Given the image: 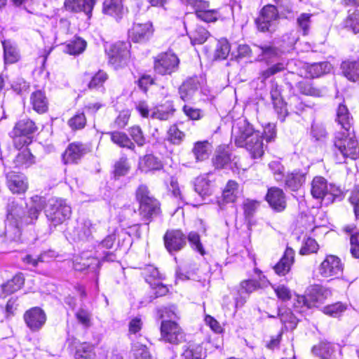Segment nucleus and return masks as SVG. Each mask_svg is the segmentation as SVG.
<instances>
[{"label":"nucleus","instance_id":"nucleus-10","mask_svg":"<svg viewBox=\"0 0 359 359\" xmlns=\"http://www.w3.org/2000/svg\"><path fill=\"white\" fill-rule=\"evenodd\" d=\"M100 261L98 257H92L88 252H83L79 256H76L73 260V267L76 271H83L86 269L88 272L95 273L96 276L95 285L97 287V271L100 269Z\"/></svg>","mask_w":359,"mask_h":359},{"label":"nucleus","instance_id":"nucleus-46","mask_svg":"<svg viewBox=\"0 0 359 359\" xmlns=\"http://www.w3.org/2000/svg\"><path fill=\"white\" fill-rule=\"evenodd\" d=\"M278 316L286 330H294L297 325V319L289 309L279 310Z\"/></svg>","mask_w":359,"mask_h":359},{"label":"nucleus","instance_id":"nucleus-51","mask_svg":"<svg viewBox=\"0 0 359 359\" xmlns=\"http://www.w3.org/2000/svg\"><path fill=\"white\" fill-rule=\"evenodd\" d=\"M75 359H95L93 347L86 343L81 344L76 349Z\"/></svg>","mask_w":359,"mask_h":359},{"label":"nucleus","instance_id":"nucleus-7","mask_svg":"<svg viewBox=\"0 0 359 359\" xmlns=\"http://www.w3.org/2000/svg\"><path fill=\"white\" fill-rule=\"evenodd\" d=\"M180 59L172 51L161 53L154 60V72L162 76L171 75L179 69Z\"/></svg>","mask_w":359,"mask_h":359},{"label":"nucleus","instance_id":"nucleus-19","mask_svg":"<svg viewBox=\"0 0 359 359\" xmlns=\"http://www.w3.org/2000/svg\"><path fill=\"white\" fill-rule=\"evenodd\" d=\"M96 230V224H93L89 219H84L75 227L73 231L74 239L78 241H88Z\"/></svg>","mask_w":359,"mask_h":359},{"label":"nucleus","instance_id":"nucleus-38","mask_svg":"<svg viewBox=\"0 0 359 359\" xmlns=\"http://www.w3.org/2000/svg\"><path fill=\"white\" fill-rule=\"evenodd\" d=\"M331 69V65L327 62H322L308 65L306 67V76L312 78L318 77L329 72Z\"/></svg>","mask_w":359,"mask_h":359},{"label":"nucleus","instance_id":"nucleus-26","mask_svg":"<svg viewBox=\"0 0 359 359\" xmlns=\"http://www.w3.org/2000/svg\"><path fill=\"white\" fill-rule=\"evenodd\" d=\"M30 102L32 108L39 114L45 113L48 108V101L44 92L38 90L32 93Z\"/></svg>","mask_w":359,"mask_h":359},{"label":"nucleus","instance_id":"nucleus-31","mask_svg":"<svg viewBox=\"0 0 359 359\" xmlns=\"http://www.w3.org/2000/svg\"><path fill=\"white\" fill-rule=\"evenodd\" d=\"M115 234L112 233L107 236L98 245V250L101 251L100 255H102V259L104 261L114 262L116 259L115 255L110 252H106L104 250H109L112 248L115 241Z\"/></svg>","mask_w":359,"mask_h":359},{"label":"nucleus","instance_id":"nucleus-34","mask_svg":"<svg viewBox=\"0 0 359 359\" xmlns=\"http://www.w3.org/2000/svg\"><path fill=\"white\" fill-rule=\"evenodd\" d=\"M212 182L208 175L199 176L195 180L194 188L200 196H209L212 194Z\"/></svg>","mask_w":359,"mask_h":359},{"label":"nucleus","instance_id":"nucleus-22","mask_svg":"<svg viewBox=\"0 0 359 359\" xmlns=\"http://www.w3.org/2000/svg\"><path fill=\"white\" fill-rule=\"evenodd\" d=\"M294 251L287 247L285 250L284 255L280 261L274 266L275 272L279 276H285L290 270L294 260Z\"/></svg>","mask_w":359,"mask_h":359},{"label":"nucleus","instance_id":"nucleus-17","mask_svg":"<svg viewBox=\"0 0 359 359\" xmlns=\"http://www.w3.org/2000/svg\"><path fill=\"white\" fill-rule=\"evenodd\" d=\"M154 31L152 24H133L128 36L133 42H144L153 35Z\"/></svg>","mask_w":359,"mask_h":359},{"label":"nucleus","instance_id":"nucleus-64","mask_svg":"<svg viewBox=\"0 0 359 359\" xmlns=\"http://www.w3.org/2000/svg\"><path fill=\"white\" fill-rule=\"evenodd\" d=\"M350 252L354 258H359V232L352 233L350 237Z\"/></svg>","mask_w":359,"mask_h":359},{"label":"nucleus","instance_id":"nucleus-60","mask_svg":"<svg viewBox=\"0 0 359 359\" xmlns=\"http://www.w3.org/2000/svg\"><path fill=\"white\" fill-rule=\"evenodd\" d=\"M130 135L134 142L140 147L145 144V137L143 132L139 126H134L130 128Z\"/></svg>","mask_w":359,"mask_h":359},{"label":"nucleus","instance_id":"nucleus-52","mask_svg":"<svg viewBox=\"0 0 359 359\" xmlns=\"http://www.w3.org/2000/svg\"><path fill=\"white\" fill-rule=\"evenodd\" d=\"M311 136L315 141L323 142L327 137V133L323 124L313 123L311 126Z\"/></svg>","mask_w":359,"mask_h":359},{"label":"nucleus","instance_id":"nucleus-8","mask_svg":"<svg viewBox=\"0 0 359 359\" xmlns=\"http://www.w3.org/2000/svg\"><path fill=\"white\" fill-rule=\"evenodd\" d=\"M161 339L172 344H179L184 340V334L173 320H163L161 325Z\"/></svg>","mask_w":359,"mask_h":359},{"label":"nucleus","instance_id":"nucleus-55","mask_svg":"<svg viewBox=\"0 0 359 359\" xmlns=\"http://www.w3.org/2000/svg\"><path fill=\"white\" fill-rule=\"evenodd\" d=\"M108 79V76L104 71H98L91 79L88 84L90 89H98L103 86V84Z\"/></svg>","mask_w":359,"mask_h":359},{"label":"nucleus","instance_id":"nucleus-4","mask_svg":"<svg viewBox=\"0 0 359 359\" xmlns=\"http://www.w3.org/2000/svg\"><path fill=\"white\" fill-rule=\"evenodd\" d=\"M311 193L313 198L325 201L326 204L333 203L341 196V189L323 177H315L311 182Z\"/></svg>","mask_w":359,"mask_h":359},{"label":"nucleus","instance_id":"nucleus-61","mask_svg":"<svg viewBox=\"0 0 359 359\" xmlns=\"http://www.w3.org/2000/svg\"><path fill=\"white\" fill-rule=\"evenodd\" d=\"M318 250V245L316 240L308 238L304 243V245L300 249L301 255H308L310 253L316 252Z\"/></svg>","mask_w":359,"mask_h":359},{"label":"nucleus","instance_id":"nucleus-11","mask_svg":"<svg viewBox=\"0 0 359 359\" xmlns=\"http://www.w3.org/2000/svg\"><path fill=\"white\" fill-rule=\"evenodd\" d=\"M340 259L335 255H327L318 267V273L324 278H337L342 274Z\"/></svg>","mask_w":359,"mask_h":359},{"label":"nucleus","instance_id":"nucleus-47","mask_svg":"<svg viewBox=\"0 0 359 359\" xmlns=\"http://www.w3.org/2000/svg\"><path fill=\"white\" fill-rule=\"evenodd\" d=\"M260 18L262 22H271L279 19V13L276 7L268 4L262 8L260 11Z\"/></svg>","mask_w":359,"mask_h":359},{"label":"nucleus","instance_id":"nucleus-57","mask_svg":"<svg viewBox=\"0 0 359 359\" xmlns=\"http://www.w3.org/2000/svg\"><path fill=\"white\" fill-rule=\"evenodd\" d=\"M86 124V118L83 113H79L68 121L69 126L74 130L83 128Z\"/></svg>","mask_w":359,"mask_h":359},{"label":"nucleus","instance_id":"nucleus-35","mask_svg":"<svg viewBox=\"0 0 359 359\" xmlns=\"http://www.w3.org/2000/svg\"><path fill=\"white\" fill-rule=\"evenodd\" d=\"M344 76L350 81H355L359 79V60L345 61L341 64Z\"/></svg>","mask_w":359,"mask_h":359},{"label":"nucleus","instance_id":"nucleus-59","mask_svg":"<svg viewBox=\"0 0 359 359\" xmlns=\"http://www.w3.org/2000/svg\"><path fill=\"white\" fill-rule=\"evenodd\" d=\"M188 241L192 248L199 252L201 255L205 254V250L200 241V236L196 232H190L188 235Z\"/></svg>","mask_w":359,"mask_h":359},{"label":"nucleus","instance_id":"nucleus-13","mask_svg":"<svg viewBox=\"0 0 359 359\" xmlns=\"http://www.w3.org/2000/svg\"><path fill=\"white\" fill-rule=\"evenodd\" d=\"M90 149L87 144L74 142L68 145L62 154L65 164L78 163L79 161L88 152Z\"/></svg>","mask_w":359,"mask_h":359},{"label":"nucleus","instance_id":"nucleus-45","mask_svg":"<svg viewBox=\"0 0 359 359\" xmlns=\"http://www.w3.org/2000/svg\"><path fill=\"white\" fill-rule=\"evenodd\" d=\"M130 359H153L146 345L134 342L130 351Z\"/></svg>","mask_w":359,"mask_h":359},{"label":"nucleus","instance_id":"nucleus-42","mask_svg":"<svg viewBox=\"0 0 359 359\" xmlns=\"http://www.w3.org/2000/svg\"><path fill=\"white\" fill-rule=\"evenodd\" d=\"M306 181L305 174L302 172H292L287 174L285 184L292 191L298 190Z\"/></svg>","mask_w":359,"mask_h":359},{"label":"nucleus","instance_id":"nucleus-2","mask_svg":"<svg viewBox=\"0 0 359 359\" xmlns=\"http://www.w3.org/2000/svg\"><path fill=\"white\" fill-rule=\"evenodd\" d=\"M334 156L337 163H346L348 159L359 157V146L353 134L338 131L334 138Z\"/></svg>","mask_w":359,"mask_h":359},{"label":"nucleus","instance_id":"nucleus-21","mask_svg":"<svg viewBox=\"0 0 359 359\" xmlns=\"http://www.w3.org/2000/svg\"><path fill=\"white\" fill-rule=\"evenodd\" d=\"M266 199L270 206L278 212L283 211L286 206L285 196L282 189L271 187L268 190Z\"/></svg>","mask_w":359,"mask_h":359},{"label":"nucleus","instance_id":"nucleus-41","mask_svg":"<svg viewBox=\"0 0 359 359\" xmlns=\"http://www.w3.org/2000/svg\"><path fill=\"white\" fill-rule=\"evenodd\" d=\"M271 97L276 111L278 114H280V116L284 118L287 109L285 104L284 103L280 95V90L278 86L272 87L271 90Z\"/></svg>","mask_w":359,"mask_h":359},{"label":"nucleus","instance_id":"nucleus-3","mask_svg":"<svg viewBox=\"0 0 359 359\" xmlns=\"http://www.w3.org/2000/svg\"><path fill=\"white\" fill-rule=\"evenodd\" d=\"M45 213L50 226L56 227L69 219L72 210L65 201L52 198L46 205Z\"/></svg>","mask_w":359,"mask_h":359},{"label":"nucleus","instance_id":"nucleus-36","mask_svg":"<svg viewBox=\"0 0 359 359\" xmlns=\"http://www.w3.org/2000/svg\"><path fill=\"white\" fill-rule=\"evenodd\" d=\"M4 48V56L6 64H12L19 59V54L15 46L11 41L1 40Z\"/></svg>","mask_w":359,"mask_h":359},{"label":"nucleus","instance_id":"nucleus-53","mask_svg":"<svg viewBox=\"0 0 359 359\" xmlns=\"http://www.w3.org/2000/svg\"><path fill=\"white\" fill-rule=\"evenodd\" d=\"M142 275L144 277L145 280L151 285H153V280L155 281L161 278L158 269L153 265L145 266L142 271Z\"/></svg>","mask_w":359,"mask_h":359},{"label":"nucleus","instance_id":"nucleus-63","mask_svg":"<svg viewBox=\"0 0 359 359\" xmlns=\"http://www.w3.org/2000/svg\"><path fill=\"white\" fill-rule=\"evenodd\" d=\"M260 287L259 283L255 280H244L241 283V294L246 293L248 294L255 291Z\"/></svg>","mask_w":359,"mask_h":359},{"label":"nucleus","instance_id":"nucleus-14","mask_svg":"<svg viewBox=\"0 0 359 359\" xmlns=\"http://www.w3.org/2000/svg\"><path fill=\"white\" fill-rule=\"evenodd\" d=\"M202 79L198 76L190 77L185 80L179 87L180 98L184 102L191 101L198 93L201 88Z\"/></svg>","mask_w":359,"mask_h":359},{"label":"nucleus","instance_id":"nucleus-33","mask_svg":"<svg viewBox=\"0 0 359 359\" xmlns=\"http://www.w3.org/2000/svg\"><path fill=\"white\" fill-rule=\"evenodd\" d=\"M182 356L184 359H204L205 353L200 344L189 343L184 346Z\"/></svg>","mask_w":359,"mask_h":359},{"label":"nucleus","instance_id":"nucleus-16","mask_svg":"<svg viewBox=\"0 0 359 359\" xmlns=\"http://www.w3.org/2000/svg\"><path fill=\"white\" fill-rule=\"evenodd\" d=\"M163 240L169 252L180 251L187 243V237L180 230H168Z\"/></svg>","mask_w":359,"mask_h":359},{"label":"nucleus","instance_id":"nucleus-37","mask_svg":"<svg viewBox=\"0 0 359 359\" xmlns=\"http://www.w3.org/2000/svg\"><path fill=\"white\" fill-rule=\"evenodd\" d=\"M211 149V144L208 141H199L194 144L192 152L197 161H203L209 157Z\"/></svg>","mask_w":359,"mask_h":359},{"label":"nucleus","instance_id":"nucleus-28","mask_svg":"<svg viewBox=\"0 0 359 359\" xmlns=\"http://www.w3.org/2000/svg\"><path fill=\"white\" fill-rule=\"evenodd\" d=\"M33 205L29 208L28 215L25 219L27 224H31L34 220L37 219L38 216L41 211L46 208V201L43 198L36 196L32 198Z\"/></svg>","mask_w":359,"mask_h":359},{"label":"nucleus","instance_id":"nucleus-54","mask_svg":"<svg viewBox=\"0 0 359 359\" xmlns=\"http://www.w3.org/2000/svg\"><path fill=\"white\" fill-rule=\"evenodd\" d=\"M230 51V46L228 41L226 39H221L218 41L215 57L217 59H225Z\"/></svg>","mask_w":359,"mask_h":359},{"label":"nucleus","instance_id":"nucleus-49","mask_svg":"<svg viewBox=\"0 0 359 359\" xmlns=\"http://www.w3.org/2000/svg\"><path fill=\"white\" fill-rule=\"evenodd\" d=\"M54 257L55 252L48 251L41 254L37 258H34L32 255H27L22 257V261L27 264L36 266L39 262H49Z\"/></svg>","mask_w":359,"mask_h":359},{"label":"nucleus","instance_id":"nucleus-27","mask_svg":"<svg viewBox=\"0 0 359 359\" xmlns=\"http://www.w3.org/2000/svg\"><path fill=\"white\" fill-rule=\"evenodd\" d=\"M337 121L341 126V129L344 130L343 132H349L352 125L353 118L346 106L343 104H340L338 106L337 110Z\"/></svg>","mask_w":359,"mask_h":359},{"label":"nucleus","instance_id":"nucleus-12","mask_svg":"<svg viewBox=\"0 0 359 359\" xmlns=\"http://www.w3.org/2000/svg\"><path fill=\"white\" fill-rule=\"evenodd\" d=\"M187 4L196 9L195 15L205 22H214L220 20V15L217 10H210L209 4L202 0H187Z\"/></svg>","mask_w":359,"mask_h":359},{"label":"nucleus","instance_id":"nucleus-15","mask_svg":"<svg viewBox=\"0 0 359 359\" xmlns=\"http://www.w3.org/2000/svg\"><path fill=\"white\" fill-rule=\"evenodd\" d=\"M24 320L31 331L37 332L45 325L46 315L41 308L33 307L25 313Z\"/></svg>","mask_w":359,"mask_h":359},{"label":"nucleus","instance_id":"nucleus-44","mask_svg":"<svg viewBox=\"0 0 359 359\" xmlns=\"http://www.w3.org/2000/svg\"><path fill=\"white\" fill-rule=\"evenodd\" d=\"M139 166L144 172L153 170H160L162 168L161 161L153 155H146L140 158Z\"/></svg>","mask_w":359,"mask_h":359},{"label":"nucleus","instance_id":"nucleus-40","mask_svg":"<svg viewBox=\"0 0 359 359\" xmlns=\"http://www.w3.org/2000/svg\"><path fill=\"white\" fill-rule=\"evenodd\" d=\"M23 284V276L21 273L17 274L1 285L2 292L5 296L11 294L20 290Z\"/></svg>","mask_w":359,"mask_h":359},{"label":"nucleus","instance_id":"nucleus-24","mask_svg":"<svg viewBox=\"0 0 359 359\" xmlns=\"http://www.w3.org/2000/svg\"><path fill=\"white\" fill-rule=\"evenodd\" d=\"M102 12L105 15L114 17L119 20L125 13L121 0H104L103 2Z\"/></svg>","mask_w":359,"mask_h":359},{"label":"nucleus","instance_id":"nucleus-43","mask_svg":"<svg viewBox=\"0 0 359 359\" xmlns=\"http://www.w3.org/2000/svg\"><path fill=\"white\" fill-rule=\"evenodd\" d=\"M86 45L87 43L85 40L80 37H76L65 46L64 51L69 55H79L85 50Z\"/></svg>","mask_w":359,"mask_h":359},{"label":"nucleus","instance_id":"nucleus-1","mask_svg":"<svg viewBox=\"0 0 359 359\" xmlns=\"http://www.w3.org/2000/svg\"><path fill=\"white\" fill-rule=\"evenodd\" d=\"M231 140L239 147H245L252 158H260L264 154L262 136L246 119L239 118L233 125Z\"/></svg>","mask_w":359,"mask_h":359},{"label":"nucleus","instance_id":"nucleus-32","mask_svg":"<svg viewBox=\"0 0 359 359\" xmlns=\"http://www.w3.org/2000/svg\"><path fill=\"white\" fill-rule=\"evenodd\" d=\"M107 134L110 135L111 142L118 147L131 150L135 149V144L125 133L114 131L109 132Z\"/></svg>","mask_w":359,"mask_h":359},{"label":"nucleus","instance_id":"nucleus-50","mask_svg":"<svg viewBox=\"0 0 359 359\" xmlns=\"http://www.w3.org/2000/svg\"><path fill=\"white\" fill-rule=\"evenodd\" d=\"M346 310V305L341 302H337L327 305L323 309V312L329 316L337 318L340 316Z\"/></svg>","mask_w":359,"mask_h":359},{"label":"nucleus","instance_id":"nucleus-58","mask_svg":"<svg viewBox=\"0 0 359 359\" xmlns=\"http://www.w3.org/2000/svg\"><path fill=\"white\" fill-rule=\"evenodd\" d=\"M184 134L176 125L170 126L168 132V139L174 144H179L182 141Z\"/></svg>","mask_w":359,"mask_h":359},{"label":"nucleus","instance_id":"nucleus-29","mask_svg":"<svg viewBox=\"0 0 359 359\" xmlns=\"http://www.w3.org/2000/svg\"><path fill=\"white\" fill-rule=\"evenodd\" d=\"M35 163V158L28 149L19 152L13 160L14 168L22 170L29 168Z\"/></svg>","mask_w":359,"mask_h":359},{"label":"nucleus","instance_id":"nucleus-25","mask_svg":"<svg viewBox=\"0 0 359 359\" xmlns=\"http://www.w3.org/2000/svg\"><path fill=\"white\" fill-rule=\"evenodd\" d=\"M175 111L172 102L166 101L164 104L155 107L151 111V116L161 121H167L173 116Z\"/></svg>","mask_w":359,"mask_h":359},{"label":"nucleus","instance_id":"nucleus-9","mask_svg":"<svg viewBox=\"0 0 359 359\" xmlns=\"http://www.w3.org/2000/svg\"><path fill=\"white\" fill-rule=\"evenodd\" d=\"M128 46V43L118 41L110 45L109 48H106V52L109 56V62L115 69L121 67L126 63L130 55Z\"/></svg>","mask_w":359,"mask_h":359},{"label":"nucleus","instance_id":"nucleus-6","mask_svg":"<svg viewBox=\"0 0 359 359\" xmlns=\"http://www.w3.org/2000/svg\"><path fill=\"white\" fill-rule=\"evenodd\" d=\"M35 123L29 118L20 120L10 133L15 147L20 149L32 142V134L36 131Z\"/></svg>","mask_w":359,"mask_h":359},{"label":"nucleus","instance_id":"nucleus-18","mask_svg":"<svg viewBox=\"0 0 359 359\" xmlns=\"http://www.w3.org/2000/svg\"><path fill=\"white\" fill-rule=\"evenodd\" d=\"M7 186L13 194H21L28 188L27 177L22 173L11 171L6 173Z\"/></svg>","mask_w":359,"mask_h":359},{"label":"nucleus","instance_id":"nucleus-20","mask_svg":"<svg viewBox=\"0 0 359 359\" xmlns=\"http://www.w3.org/2000/svg\"><path fill=\"white\" fill-rule=\"evenodd\" d=\"M95 4V0H65V7L67 11L71 12L83 11L88 18H90Z\"/></svg>","mask_w":359,"mask_h":359},{"label":"nucleus","instance_id":"nucleus-23","mask_svg":"<svg viewBox=\"0 0 359 359\" xmlns=\"http://www.w3.org/2000/svg\"><path fill=\"white\" fill-rule=\"evenodd\" d=\"M214 166L217 169L225 168L228 164L231 166L233 164L237 169L245 170L241 163L234 157L231 159V154L227 151H218L215 157L213 158Z\"/></svg>","mask_w":359,"mask_h":359},{"label":"nucleus","instance_id":"nucleus-56","mask_svg":"<svg viewBox=\"0 0 359 359\" xmlns=\"http://www.w3.org/2000/svg\"><path fill=\"white\" fill-rule=\"evenodd\" d=\"M259 205V201L247 198L243 201V208L246 218L250 219Z\"/></svg>","mask_w":359,"mask_h":359},{"label":"nucleus","instance_id":"nucleus-62","mask_svg":"<svg viewBox=\"0 0 359 359\" xmlns=\"http://www.w3.org/2000/svg\"><path fill=\"white\" fill-rule=\"evenodd\" d=\"M184 114L191 120L196 121L201 119L203 114L200 109L192 107L185 104L182 108Z\"/></svg>","mask_w":359,"mask_h":359},{"label":"nucleus","instance_id":"nucleus-48","mask_svg":"<svg viewBox=\"0 0 359 359\" xmlns=\"http://www.w3.org/2000/svg\"><path fill=\"white\" fill-rule=\"evenodd\" d=\"M238 184L236 182L229 180L223 191V198L226 203H233L238 194Z\"/></svg>","mask_w":359,"mask_h":359},{"label":"nucleus","instance_id":"nucleus-30","mask_svg":"<svg viewBox=\"0 0 359 359\" xmlns=\"http://www.w3.org/2000/svg\"><path fill=\"white\" fill-rule=\"evenodd\" d=\"M312 352L322 359H336L334 347L329 342H320L313 347Z\"/></svg>","mask_w":359,"mask_h":359},{"label":"nucleus","instance_id":"nucleus-5","mask_svg":"<svg viewBox=\"0 0 359 359\" xmlns=\"http://www.w3.org/2000/svg\"><path fill=\"white\" fill-rule=\"evenodd\" d=\"M136 198L140 203L139 210L142 217L149 219L159 213V203L151 196L147 186L141 184L138 187Z\"/></svg>","mask_w":359,"mask_h":359},{"label":"nucleus","instance_id":"nucleus-39","mask_svg":"<svg viewBox=\"0 0 359 359\" xmlns=\"http://www.w3.org/2000/svg\"><path fill=\"white\" fill-rule=\"evenodd\" d=\"M188 34L193 44H202L210 36L208 31L198 24H195V27Z\"/></svg>","mask_w":359,"mask_h":359}]
</instances>
